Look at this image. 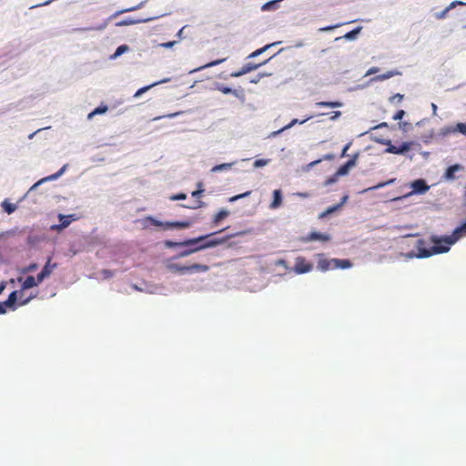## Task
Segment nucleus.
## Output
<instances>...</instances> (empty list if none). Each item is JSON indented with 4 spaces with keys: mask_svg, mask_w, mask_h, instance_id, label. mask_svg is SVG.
<instances>
[{
    "mask_svg": "<svg viewBox=\"0 0 466 466\" xmlns=\"http://www.w3.org/2000/svg\"><path fill=\"white\" fill-rule=\"evenodd\" d=\"M173 261L174 260L169 258L166 264V268L169 271L178 275L193 274L194 272H207L209 269L208 266L204 264L194 263L192 265L186 266L174 263Z\"/></svg>",
    "mask_w": 466,
    "mask_h": 466,
    "instance_id": "obj_1",
    "label": "nucleus"
},
{
    "mask_svg": "<svg viewBox=\"0 0 466 466\" xmlns=\"http://www.w3.org/2000/svg\"><path fill=\"white\" fill-rule=\"evenodd\" d=\"M455 243L456 239H452L451 235L431 236V245L434 255L449 252Z\"/></svg>",
    "mask_w": 466,
    "mask_h": 466,
    "instance_id": "obj_2",
    "label": "nucleus"
},
{
    "mask_svg": "<svg viewBox=\"0 0 466 466\" xmlns=\"http://www.w3.org/2000/svg\"><path fill=\"white\" fill-rule=\"evenodd\" d=\"M197 240L191 239V238H185L183 240L182 249L178 251L175 256L171 258V260H178L183 258H187L194 253L199 252V247H197L195 244Z\"/></svg>",
    "mask_w": 466,
    "mask_h": 466,
    "instance_id": "obj_3",
    "label": "nucleus"
},
{
    "mask_svg": "<svg viewBox=\"0 0 466 466\" xmlns=\"http://www.w3.org/2000/svg\"><path fill=\"white\" fill-rule=\"evenodd\" d=\"M414 249L416 250L419 259L428 258L431 256H434L431 245V237L429 240H425L423 238L416 239L414 243Z\"/></svg>",
    "mask_w": 466,
    "mask_h": 466,
    "instance_id": "obj_4",
    "label": "nucleus"
},
{
    "mask_svg": "<svg viewBox=\"0 0 466 466\" xmlns=\"http://www.w3.org/2000/svg\"><path fill=\"white\" fill-rule=\"evenodd\" d=\"M331 240V236L328 233L311 230L306 236H302L299 238V241L302 243H310V242H321L326 243Z\"/></svg>",
    "mask_w": 466,
    "mask_h": 466,
    "instance_id": "obj_5",
    "label": "nucleus"
},
{
    "mask_svg": "<svg viewBox=\"0 0 466 466\" xmlns=\"http://www.w3.org/2000/svg\"><path fill=\"white\" fill-rule=\"evenodd\" d=\"M245 234H246L245 231H238L234 234H227V235H224L219 238H217L215 236H210V237H208L207 245H205L204 248H216L218 246L225 244L229 239H231L235 237L244 236Z\"/></svg>",
    "mask_w": 466,
    "mask_h": 466,
    "instance_id": "obj_6",
    "label": "nucleus"
},
{
    "mask_svg": "<svg viewBox=\"0 0 466 466\" xmlns=\"http://www.w3.org/2000/svg\"><path fill=\"white\" fill-rule=\"evenodd\" d=\"M409 187L411 189L406 196L410 197L412 195H424L426 194L431 187L428 185L426 179L416 178L409 183Z\"/></svg>",
    "mask_w": 466,
    "mask_h": 466,
    "instance_id": "obj_7",
    "label": "nucleus"
},
{
    "mask_svg": "<svg viewBox=\"0 0 466 466\" xmlns=\"http://www.w3.org/2000/svg\"><path fill=\"white\" fill-rule=\"evenodd\" d=\"M420 144L416 140L402 141L400 145H395L392 149L393 155L408 156L412 149H420Z\"/></svg>",
    "mask_w": 466,
    "mask_h": 466,
    "instance_id": "obj_8",
    "label": "nucleus"
},
{
    "mask_svg": "<svg viewBox=\"0 0 466 466\" xmlns=\"http://www.w3.org/2000/svg\"><path fill=\"white\" fill-rule=\"evenodd\" d=\"M214 89L220 91L224 95H233L235 97L239 99L242 103L245 102V93L244 89L239 87L238 89H234L228 86L224 85L220 82L214 83Z\"/></svg>",
    "mask_w": 466,
    "mask_h": 466,
    "instance_id": "obj_9",
    "label": "nucleus"
},
{
    "mask_svg": "<svg viewBox=\"0 0 466 466\" xmlns=\"http://www.w3.org/2000/svg\"><path fill=\"white\" fill-rule=\"evenodd\" d=\"M313 269V264L309 261H307V259L304 257H298L295 259V264L291 270L298 274L302 275L310 272Z\"/></svg>",
    "mask_w": 466,
    "mask_h": 466,
    "instance_id": "obj_10",
    "label": "nucleus"
},
{
    "mask_svg": "<svg viewBox=\"0 0 466 466\" xmlns=\"http://www.w3.org/2000/svg\"><path fill=\"white\" fill-rule=\"evenodd\" d=\"M463 170L464 167L460 163L450 165L445 168L441 179L446 182L454 181L457 178L456 173Z\"/></svg>",
    "mask_w": 466,
    "mask_h": 466,
    "instance_id": "obj_11",
    "label": "nucleus"
},
{
    "mask_svg": "<svg viewBox=\"0 0 466 466\" xmlns=\"http://www.w3.org/2000/svg\"><path fill=\"white\" fill-rule=\"evenodd\" d=\"M291 46H289V47H286V48H280L276 54H274L273 56H271L269 58H268L267 60L261 62V63H252V62H248L247 64H245L242 67H241V72L244 73V75H247L252 71H255L257 69H258L260 66L268 64L271 59H273L274 57H276L278 55H279L280 53H282L283 51H285L286 49H290Z\"/></svg>",
    "mask_w": 466,
    "mask_h": 466,
    "instance_id": "obj_12",
    "label": "nucleus"
},
{
    "mask_svg": "<svg viewBox=\"0 0 466 466\" xmlns=\"http://www.w3.org/2000/svg\"><path fill=\"white\" fill-rule=\"evenodd\" d=\"M58 224H54L51 226L52 229L63 230L66 228L72 222L77 219L76 214H62L59 213L58 216Z\"/></svg>",
    "mask_w": 466,
    "mask_h": 466,
    "instance_id": "obj_13",
    "label": "nucleus"
},
{
    "mask_svg": "<svg viewBox=\"0 0 466 466\" xmlns=\"http://www.w3.org/2000/svg\"><path fill=\"white\" fill-rule=\"evenodd\" d=\"M161 16L162 15H157V16H150V17H146V18L127 17V18H125L123 20L116 22V26L122 27V26H128V25H137V24H142V23H149V22L154 21Z\"/></svg>",
    "mask_w": 466,
    "mask_h": 466,
    "instance_id": "obj_14",
    "label": "nucleus"
},
{
    "mask_svg": "<svg viewBox=\"0 0 466 466\" xmlns=\"http://www.w3.org/2000/svg\"><path fill=\"white\" fill-rule=\"evenodd\" d=\"M17 281L21 283V290L23 292L41 284V282L38 280V278L34 276H28L25 279L23 277H18Z\"/></svg>",
    "mask_w": 466,
    "mask_h": 466,
    "instance_id": "obj_15",
    "label": "nucleus"
},
{
    "mask_svg": "<svg viewBox=\"0 0 466 466\" xmlns=\"http://www.w3.org/2000/svg\"><path fill=\"white\" fill-rule=\"evenodd\" d=\"M57 267L56 263L52 264L51 258H48L47 261L45 263L40 272L36 275L38 280L42 283L45 279L50 277L54 268Z\"/></svg>",
    "mask_w": 466,
    "mask_h": 466,
    "instance_id": "obj_16",
    "label": "nucleus"
},
{
    "mask_svg": "<svg viewBox=\"0 0 466 466\" xmlns=\"http://www.w3.org/2000/svg\"><path fill=\"white\" fill-rule=\"evenodd\" d=\"M193 220H171V221H166V230H172V229H183V228H189L193 225Z\"/></svg>",
    "mask_w": 466,
    "mask_h": 466,
    "instance_id": "obj_17",
    "label": "nucleus"
},
{
    "mask_svg": "<svg viewBox=\"0 0 466 466\" xmlns=\"http://www.w3.org/2000/svg\"><path fill=\"white\" fill-rule=\"evenodd\" d=\"M144 228H148L151 226L158 227L166 230V221L159 220L152 215H147L142 219Z\"/></svg>",
    "mask_w": 466,
    "mask_h": 466,
    "instance_id": "obj_18",
    "label": "nucleus"
},
{
    "mask_svg": "<svg viewBox=\"0 0 466 466\" xmlns=\"http://www.w3.org/2000/svg\"><path fill=\"white\" fill-rule=\"evenodd\" d=\"M319 257L317 268L321 272H326L329 269H333V258H326L324 255L321 253L316 254Z\"/></svg>",
    "mask_w": 466,
    "mask_h": 466,
    "instance_id": "obj_19",
    "label": "nucleus"
},
{
    "mask_svg": "<svg viewBox=\"0 0 466 466\" xmlns=\"http://www.w3.org/2000/svg\"><path fill=\"white\" fill-rule=\"evenodd\" d=\"M370 139L380 145L386 146V148L383 150L384 154H392V149L395 147V145L392 143V140L390 138H383L381 137L370 136Z\"/></svg>",
    "mask_w": 466,
    "mask_h": 466,
    "instance_id": "obj_20",
    "label": "nucleus"
},
{
    "mask_svg": "<svg viewBox=\"0 0 466 466\" xmlns=\"http://www.w3.org/2000/svg\"><path fill=\"white\" fill-rule=\"evenodd\" d=\"M228 228H222L220 230H218V231H215V232H211V233H208V234H203V235H199L198 237H195V238H191V239H195L197 240V244H195L197 247H199L200 248V251L202 250H205L207 249L208 248H204L205 245H207V238L208 237H210V236H216L217 234H219L223 231H225Z\"/></svg>",
    "mask_w": 466,
    "mask_h": 466,
    "instance_id": "obj_21",
    "label": "nucleus"
},
{
    "mask_svg": "<svg viewBox=\"0 0 466 466\" xmlns=\"http://www.w3.org/2000/svg\"><path fill=\"white\" fill-rule=\"evenodd\" d=\"M283 204V192L280 188L274 189L272 192V201L269 204V208L278 209Z\"/></svg>",
    "mask_w": 466,
    "mask_h": 466,
    "instance_id": "obj_22",
    "label": "nucleus"
},
{
    "mask_svg": "<svg viewBox=\"0 0 466 466\" xmlns=\"http://www.w3.org/2000/svg\"><path fill=\"white\" fill-rule=\"evenodd\" d=\"M363 27L361 25H358L354 27L352 30L347 32L344 35L336 37L334 41H339L341 39H345L347 41H355L358 39L360 35Z\"/></svg>",
    "mask_w": 466,
    "mask_h": 466,
    "instance_id": "obj_23",
    "label": "nucleus"
},
{
    "mask_svg": "<svg viewBox=\"0 0 466 466\" xmlns=\"http://www.w3.org/2000/svg\"><path fill=\"white\" fill-rule=\"evenodd\" d=\"M282 44V41H276V42H272V43H269V44H267L265 46H263L262 47L260 48H258L256 49L255 51H253L252 53H250L248 56H247V59H253V58H256L259 56H261L262 54L266 53L268 49H270L271 47H274V46H279Z\"/></svg>",
    "mask_w": 466,
    "mask_h": 466,
    "instance_id": "obj_24",
    "label": "nucleus"
},
{
    "mask_svg": "<svg viewBox=\"0 0 466 466\" xmlns=\"http://www.w3.org/2000/svg\"><path fill=\"white\" fill-rule=\"evenodd\" d=\"M451 236L452 239H456V242L463 237H466V218L461 221V223L452 230Z\"/></svg>",
    "mask_w": 466,
    "mask_h": 466,
    "instance_id": "obj_25",
    "label": "nucleus"
},
{
    "mask_svg": "<svg viewBox=\"0 0 466 466\" xmlns=\"http://www.w3.org/2000/svg\"><path fill=\"white\" fill-rule=\"evenodd\" d=\"M459 5H464L463 1H460V0H454L452 1L446 8H444L442 11L441 12H437L435 13L434 16L437 18V19H444L448 13L454 9L455 7H457Z\"/></svg>",
    "mask_w": 466,
    "mask_h": 466,
    "instance_id": "obj_26",
    "label": "nucleus"
},
{
    "mask_svg": "<svg viewBox=\"0 0 466 466\" xmlns=\"http://www.w3.org/2000/svg\"><path fill=\"white\" fill-rule=\"evenodd\" d=\"M353 267V263L350 258H333V269H349Z\"/></svg>",
    "mask_w": 466,
    "mask_h": 466,
    "instance_id": "obj_27",
    "label": "nucleus"
},
{
    "mask_svg": "<svg viewBox=\"0 0 466 466\" xmlns=\"http://www.w3.org/2000/svg\"><path fill=\"white\" fill-rule=\"evenodd\" d=\"M340 210L341 208L337 204L331 205L319 214V219L328 218L334 214L339 213Z\"/></svg>",
    "mask_w": 466,
    "mask_h": 466,
    "instance_id": "obj_28",
    "label": "nucleus"
},
{
    "mask_svg": "<svg viewBox=\"0 0 466 466\" xmlns=\"http://www.w3.org/2000/svg\"><path fill=\"white\" fill-rule=\"evenodd\" d=\"M284 0H269L264 3L260 9L262 12H272L276 11L280 7V3Z\"/></svg>",
    "mask_w": 466,
    "mask_h": 466,
    "instance_id": "obj_29",
    "label": "nucleus"
},
{
    "mask_svg": "<svg viewBox=\"0 0 466 466\" xmlns=\"http://www.w3.org/2000/svg\"><path fill=\"white\" fill-rule=\"evenodd\" d=\"M230 212L227 208H220L213 217L212 223L218 226L224 219L229 216Z\"/></svg>",
    "mask_w": 466,
    "mask_h": 466,
    "instance_id": "obj_30",
    "label": "nucleus"
},
{
    "mask_svg": "<svg viewBox=\"0 0 466 466\" xmlns=\"http://www.w3.org/2000/svg\"><path fill=\"white\" fill-rule=\"evenodd\" d=\"M227 60V58H218V59H215V60H212L201 66H198L197 68H194L192 70L189 71V74H193L195 72H198V71H201L203 69H206V68H209V67H213V66H218L222 63H224L225 61Z\"/></svg>",
    "mask_w": 466,
    "mask_h": 466,
    "instance_id": "obj_31",
    "label": "nucleus"
},
{
    "mask_svg": "<svg viewBox=\"0 0 466 466\" xmlns=\"http://www.w3.org/2000/svg\"><path fill=\"white\" fill-rule=\"evenodd\" d=\"M4 212L8 215L13 214L17 209V205L12 203L8 198H5L0 204Z\"/></svg>",
    "mask_w": 466,
    "mask_h": 466,
    "instance_id": "obj_32",
    "label": "nucleus"
},
{
    "mask_svg": "<svg viewBox=\"0 0 466 466\" xmlns=\"http://www.w3.org/2000/svg\"><path fill=\"white\" fill-rule=\"evenodd\" d=\"M130 50V47L127 44H123L118 46L115 52L109 56V60H116L120 57L122 55L127 53Z\"/></svg>",
    "mask_w": 466,
    "mask_h": 466,
    "instance_id": "obj_33",
    "label": "nucleus"
},
{
    "mask_svg": "<svg viewBox=\"0 0 466 466\" xmlns=\"http://www.w3.org/2000/svg\"><path fill=\"white\" fill-rule=\"evenodd\" d=\"M401 73L398 70H390V71H387L383 74H380V75H378L376 76H374L371 81H384V80H387V79H390L395 76H399L400 75Z\"/></svg>",
    "mask_w": 466,
    "mask_h": 466,
    "instance_id": "obj_34",
    "label": "nucleus"
},
{
    "mask_svg": "<svg viewBox=\"0 0 466 466\" xmlns=\"http://www.w3.org/2000/svg\"><path fill=\"white\" fill-rule=\"evenodd\" d=\"M316 106L319 107L339 108L343 106V103L339 100L319 101L316 103Z\"/></svg>",
    "mask_w": 466,
    "mask_h": 466,
    "instance_id": "obj_35",
    "label": "nucleus"
},
{
    "mask_svg": "<svg viewBox=\"0 0 466 466\" xmlns=\"http://www.w3.org/2000/svg\"><path fill=\"white\" fill-rule=\"evenodd\" d=\"M396 181V178H390L388 180H385V181H380L379 182L378 184H376L375 186L373 187H370L365 190H363V192H367V191H373V190H378V189H380L384 187H387V186H390V185H393Z\"/></svg>",
    "mask_w": 466,
    "mask_h": 466,
    "instance_id": "obj_36",
    "label": "nucleus"
},
{
    "mask_svg": "<svg viewBox=\"0 0 466 466\" xmlns=\"http://www.w3.org/2000/svg\"><path fill=\"white\" fill-rule=\"evenodd\" d=\"M107 25H108V21L106 19L104 23H102V24H100V25H98L96 26L76 28V29H75V31H77V32L103 31V30H105L106 28Z\"/></svg>",
    "mask_w": 466,
    "mask_h": 466,
    "instance_id": "obj_37",
    "label": "nucleus"
},
{
    "mask_svg": "<svg viewBox=\"0 0 466 466\" xmlns=\"http://www.w3.org/2000/svg\"><path fill=\"white\" fill-rule=\"evenodd\" d=\"M24 296V292L21 290V289L19 290H13L7 297V299H10V301H12L14 304L15 305H20V302H18V300L20 299H22V297Z\"/></svg>",
    "mask_w": 466,
    "mask_h": 466,
    "instance_id": "obj_38",
    "label": "nucleus"
},
{
    "mask_svg": "<svg viewBox=\"0 0 466 466\" xmlns=\"http://www.w3.org/2000/svg\"><path fill=\"white\" fill-rule=\"evenodd\" d=\"M234 164H235V162L217 164V165H215L211 168L210 171L212 173H218V172H222V171H225V170H228V169H230L232 167V166Z\"/></svg>",
    "mask_w": 466,
    "mask_h": 466,
    "instance_id": "obj_39",
    "label": "nucleus"
},
{
    "mask_svg": "<svg viewBox=\"0 0 466 466\" xmlns=\"http://www.w3.org/2000/svg\"><path fill=\"white\" fill-rule=\"evenodd\" d=\"M352 169V167L347 163V162H344L343 164H341L338 169L336 170L337 172V175L339 176V177H345V176H348L350 172V170Z\"/></svg>",
    "mask_w": 466,
    "mask_h": 466,
    "instance_id": "obj_40",
    "label": "nucleus"
},
{
    "mask_svg": "<svg viewBox=\"0 0 466 466\" xmlns=\"http://www.w3.org/2000/svg\"><path fill=\"white\" fill-rule=\"evenodd\" d=\"M163 245L166 248H181L183 246V240L177 241L172 239H166L164 240Z\"/></svg>",
    "mask_w": 466,
    "mask_h": 466,
    "instance_id": "obj_41",
    "label": "nucleus"
},
{
    "mask_svg": "<svg viewBox=\"0 0 466 466\" xmlns=\"http://www.w3.org/2000/svg\"><path fill=\"white\" fill-rule=\"evenodd\" d=\"M43 240V238L41 236L37 235H29L27 237L26 242L29 247L35 248L38 243H40Z\"/></svg>",
    "mask_w": 466,
    "mask_h": 466,
    "instance_id": "obj_42",
    "label": "nucleus"
},
{
    "mask_svg": "<svg viewBox=\"0 0 466 466\" xmlns=\"http://www.w3.org/2000/svg\"><path fill=\"white\" fill-rule=\"evenodd\" d=\"M39 265L36 262H32L28 266L18 268L20 274L25 275L30 272H34L38 268Z\"/></svg>",
    "mask_w": 466,
    "mask_h": 466,
    "instance_id": "obj_43",
    "label": "nucleus"
},
{
    "mask_svg": "<svg viewBox=\"0 0 466 466\" xmlns=\"http://www.w3.org/2000/svg\"><path fill=\"white\" fill-rule=\"evenodd\" d=\"M205 192L204 183L202 181H198L197 183V188L191 192V196L196 198H199L203 193Z\"/></svg>",
    "mask_w": 466,
    "mask_h": 466,
    "instance_id": "obj_44",
    "label": "nucleus"
},
{
    "mask_svg": "<svg viewBox=\"0 0 466 466\" xmlns=\"http://www.w3.org/2000/svg\"><path fill=\"white\" fill-rule=\"evenodd\" d=\"M394 127H395L394 125L389 126V124L387 122H381V123H380V124L370 127L368 131H365V132L361 133L360 135V137L364 136V135H366V134H368V133H370L371 131H374V130H377V129H380V128H384V127L394 129Z\"/></svg>",
    "mask_w": 466,
    "mask_h": 466,
    "instance_id": "obj_45",
    "label": "nucleus"
},
{
    "mask_svg": "<svg viewBox=\"0 0 466 466\" xmlns=\"http://www.w3.org/2000/svg\"><path fill=\"white\" fill-rule=\"evenodd\" d=\"M355 21L356 20H353V22H355ZM350 23H352V21H350ZM348 24H350V22L339 23V24H336V25H326V26L319 28V32H323V33H328V32H331L335 28H338V27H339L341 25H348Z\"/></svg>",
    "mask_w": 466,
    "mask_h": 466,
    "instance_id": "obj_46",
    "label": "nucleus"
},
{
    "mask_svg": "<svg viewBox=\"0 0 466 466\" xmlns=\"http://www.w3.org/2000/svg\"><path fill=\"white\" fill-rule=\"evenodd\" d=\"M454 133L463 135L466 137V121L465 122H457L454 125Z\"/></svg>",
    "mask_w": 466,
    "mask_h": 466,
    "instance_id": "obj_47",
    "label": "nucleus"
},
{
    "mask_svg": "<svg viewBox=\"0 0 466 466\" xmlns=\"http://www.w3.org/2000/svg\"><path fill=\"white\" fill-rule=\"evenodd\" d=\"M43 184H45V183H44V181H42V178L37 180L35 183H34L31 186V187L27 190V192L19 199V202H21L24 199H25L31 192L36 190Z\"/></svg>",
    "mask_w": 466,
    "mask_h": 466,
    "instance_id": "obj_48",
    "label": "nucleus"
},
{
    "mask_svg": "<svg viewBox=\"0 0 466 466\" xmlns=\"http://www.w3.org/2000/svg\"><path fill=\"white\" fill-rule=\"evenodd\" d=\"M313 118V116H309L308 117L302 119V120H299L298 118H293L291 119V121L286 125V128L288 129H290L291 127H293L295 125H302L304 123H306L307 121H309V119Z\"/></svg>",
    "mask_w": 466,
    "mask_h": 466,
    "instance_id": "obj_49",
    "label": "nucleus"
},
{
    "mask_svg": "<svg viewBox=\"0 0 466 466\" xmlns=\"http://www.w3.org/2000/svg\"><path fill=\"white\" fill-rule=\"evenodd\" d=\"M152 87H154V85L153 83L149 84V85H147V86H144L140 88H138L136 93L134 94V97L135 98H139L141 97L146 92H147L148 90H150Z\"/></svg>",
    "mask_w": 466,
    "mask_h": 466,
    "instance_id": "obj_50",
    "label": "nucleus"
},
{
    "mask_svg": "<svg viewBox=\"0 0 466 466\" xmlns=\"http://www.w3.org/2000/svg\"><path fill=\"white\" fill-rule=\"evenodd\" d=\"M250 194H251V191L248 190V191H246L244 193L234 195V196H232V197H230L228 198V202L234 203V202H236V201H238L239 199H243V198H246L249 197Z\"/></svg>",
    "mask_w": 466,
    "mask_h": 466,
    "instance_id": "obj_51",
    "label": "nucleus"
},
{
    "mask_svg": "<svg viewBox=\"0 0 466 466\" xmlns=\"http://www.w3.org/2000/svg\"><path fill=\"white\" fill-rule=\"evenodd\" d=\"M398 126L399 129L401 130L403 133H408L413 128L412 124L408 121H400L398 123Z\"/></svg>",
    "mask_w": 466,
    "mask_h": 466,
    "instance_id": "obj_52",
    "label": "nucleus"
},
{
    "mask_svg": "<svg viewBox=\"0 0 466 466\" xmlns=\"http://www.w3.org/2000/svg\"><path fill=\"white\" fill-rule=\"evenodd\" d=\"M360 153L358 151V152H355L354 154H352L350 158L346 161L352 168L357 167L358 165V160H359V157H360Z\"/></svg>",
    "mask_w": 466,
    "mask_h": 466,
    "instance_id": "obj_53",
    "label": "nucleus"
},
{
    "mask_svg": "<svg viewBox=\"0 0 466 466\" xmlns=\"http://www.w3.org/2000/svg\"><path fill=\"white\" fill-rule=\"evenodd\" d=\"M340 177L337 175V172H335L333 175L328 177L326 180L323 183L324 187L331 186L338 182L339 178Z\"/></svg>",
    "mask_w": 466,
    "mask_h": 466,
    "instance_id": "obj_54",
    "label": "nucleus"
},
{
    "mask_svg": "<svg viewBox=\"0 0 466 466\" xmlns=\"http://www.w3.org/2000/svg\"><path fill=\"white\" fill-rule=\"evenodd\" d=\"M454 126L453 125H450V126H445L443 127L441 130H440V135L441 137H447L451 134H454Z\"/></svg>",
    "mask_w": 466,
    "mask_h": 466,
    "instance_id": "obj_55",
    "label": "nucleus"
},
{
    "mask_svg": "<svg viewBox=\"0 0 466 466\" xmlns=\"http://www.w3.org/2000/svg\"><path fill=\"white\" fill-rule=\"evenodd\" d=\"M108 111V106L105 103H101L94 108V113L97 115H103Z\"/></svg>",
    "mask_w": 466,
    "mask_h": 466,
    "instance_id": "obj_56",
    "label": "nucleus"
},
{
    "mask_svg": "<svg viewBox=\"0 0 466 466\" xmlns=\"http://www.w3.org/2000/svg\"><path fill=\"white\" fill-rule=\"evenodd\" d=\"M269 162V159L267 158H258L253 162V167L255 168H261L267 166Z\"/></svg>",
    "mask_w": 466,
    "mask_h": 466,
    "instance_id": "obj_57",
    "label": "nucleus"
},
{
    "mask_svg": "<svg viewBox=\"0 0 466 466\" xmlns=\"http://www.w3.org/2000/svg\"><path fill=\"white\" fill-rule=\"evenodd\" d=\"M272 73H267V72H260L257 75L256 77L249 80L251 84H258L262 78L266 76H270Z\"/></svg>",
    "mask_w": 466,
    "mask_h": 466,
    "instance_id": "obj_58",
    "label": "nucleus"
},
{
    "mask_svg": "<svg viewBox=\"0 0 466 466\" xmlns=\"http://www.w3.org/2000/svg\"><path fill=\"white\" fill-rule=\"evenodd\" d=\"M18 231L17 228H13L7 231L0 232V239L10 238L15 235V233Z\"/></svg>",
    "mask_w": 466,
    "mask_h": 466,
    "instance_id": "obj_59",
    "label": "nucleus"
},
{
    "mask_svg": "<svg viewBox=\"0 0 466 466\" xmlns=\"http://www.w3.org/2000/svg\"><path fill=\"white\" fill-rule=\"evenodd\" d=\"M186 198H187V194L184 192H178V193L173 194L169 197V199L172 201L185 200Z\"/></svg>",
    "mask_w": 466,
    "mask_h": 466,
    "instance_id": "obj_60",
    "label": "nucleus"
},
{
    "mask_svg": "<svg viewBox=\"0 0 466 466\" xmlns=\"http://www.w3.org/2000/svg\"><path fill=\"white\" fill-rule=\"evenodd\" d=\"M405 116L406 111L403 109H399L394 113L392 119L400 122Z\"/></svg>",
    "mask_w": 466,
    "mask_h": 466,
    "instance_id": "obj_61",
    "label": "nucleus"
},
{
    "mask_svg": "<svg viewBox=\"0 0 466 466\" xmlns=\"http://www.w3.org/2000/svg\"><path fill=\"white\" fill-rule=\"evenodd\" d=\"M2 303H4L7 310L15 311L18 308V305L14 304L9 299L3 300Z\"/></svg>",
    "mask_w": 466,
    "mask_h": 466,
    "instance_id": "obj_62",
    "label": "nucleus"
},
{
    "mask_svg": "<svg viewBox=\"0 0 466 466\" xmlns=\"http://www.w3.org/2000/svg\"><path fill=\"white\" fill-rule=\"evenodd\" d=\"M325 115H330L329 119L332 121H335L340 117L341 112L340 111H332L330 113L319 114V116H325Z\"/></svg>",
    "mask_w": 466,
    "mask_h": 466,
    "instance_id": "obj_63",
    "label": "nucleus"
},
{
    "mask_svg": "<svg viewBox=\"0 0 466 466\" xmlns=\"http://www.w3.org/2000/svg\"><path fill=\"white\" fill-rule=\"evenodd\" d=\"M177 44V41L173 40V41H167V42L161 43V44H159V46L163 47L165 49H170V48L174 47Z\"/></svg>",
    "mask_w": 466,
    "mask_h": 466,
    "instance_id": "obj_64",
    "label": "nucleus"
}]
</instances>
